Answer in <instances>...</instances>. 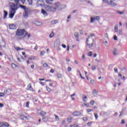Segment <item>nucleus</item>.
<instances>
[{
	"mask_svg": "<svg viewBox=\"0 0 127 127\" xmlns=\"http://www.w3.org/2000/svg\"><path fill=\"white\" fill-rule=\"evenodd\" d=\"M34 24H35V25L37 26H41V25H42V23L38 21H36L34 23Z\"/></svg>",
	"mask_w": 127,
	"mask_h": 127,
	"instance_id": "obj_13",
	"label": "nucleus"
},
{
	"mask_svg": "<svg viewBox=\"0 0 127 127\" xmlns=\"http://www.w3.org/2000/svg\"><path fill=\"white\" fill-rule=\"evenodd\" d=\"M86 3L90 4L91 5H93V3H92L90 1H86Z\"/></svg>",
	"mask_w": 127,
	"mask_h": 127,
	"instance_id": "obj_49",
	"label": "nucleus"
},
{
	"mask_svg": "<svg viewBox=\"0 0 127 127\" xmlns=\"http://www.w3.org/2000/svg\"><path fill=\"white\" fill-rule=\"evenodd\" d=\"M54 116L55 117L56 121H59V117L56 115H54Z\"/></svg>",
	"mask_w": 127,
	"mask_h": 127,
	"instance_id": "obj_33",
	"label": "nucleus"
},
{
	"mask_svg": "<svg viewBox=\"0 0 127 127\" xmlns=\"http://www.w3.org/2000/svg\"><path fill=\"white\" fill-rule=\"evenodd\" d=\"M87 113H90V112H93V110H92V109H88L87 110Z\"/></svg>",
	"mask_w": 127,
	"mask_h": 127,
	"instance_id": "obj_56",
	"label": "nucleus"
},
{
	"mask_svg": "<svg viewBox=\"0 0 127 127\" xmlns=\"http://www.w3.org/2000/svg\"><path fill=\"white\" fill-rule=\"evenodd\" d=\"M119 34L120 35H122L123 34V31L122 29L119 30Z\"/></svg>",
	"mask_w": 127,
	"mask_h": 127,
	"instance_id": "obj_48",
	"label": "nucleus"
},
{
	"mask_svg": "<svg viewBox=\"0 0 127 127\" xmlns=\"http://www.w3.org/2000/svg\"><path fill=\"white\" fill-rule=\"evenodd\" d=\"M43 67H45L46 68V67H48V64L46 63H44L43 64Z\"/></svg>",
	"mask_w": 127,
	"mask_h": 127,
	"instance_id": "obj_45",
	"label": "nucleus"
},
{
	"mask_svg": "<svg viewBox=\"0 0 127 127\" xmlns=\"http://www.w3.org/2000/svg\"><path fill=\"white\" fill-rule=\"evenodd\" d=\"M93 54V53L92 52H89V53H88V56L89 57H92V55Z\"/></svg>",
	"mask_w": 127,
	"mask_h": 127,
	"instance_id": "obj_42",
	"label": "nucleus"
},
{
	"mask_svg": "<svg viewBox=\"0 0 127 127\" xmlns=\"http://www.w3.org/2000/svg\"><path fill=\"white\" fill-rule=\"evenodd\" d=\"M30 14V11H29V10H25L23 14V15L24 17H27V16H28V15H29Z\"/></svg>",
	"mask_w": 127,
	"mask_h": 127,
	"instance_id": "obj_9",
	"label": "nucleus"
},
{
	"mask_svg": "<svg viewBox=\"0 0 127 127\" xmlns=\"http://www.w3.org/2000/svg\"><path fill=\"white\" fill-rule=\"evenodd\" d=\"M104 45H105V46H106L107 47L108 45V43L107 41H105L103 42Z\"/></svg>",
	"mask_w": 127,
	"mask_h": 127,
	"instance_id": "obj_43",
	"label": "nucleus"
},
{
	"mask_svg": "<svg viewBox=\"0 0 127 127\" xmlns=\"http://www.w3.org/2000/svg\"><path fill=\"white\" fill-rule=\"evenodd\" d=\"M2 44H0V50H1V48H2V47H5V42H4V41H2Z\"/></svg>",
	"mask_w": 127,
	"mask_h": 127,
	"instance_id": "obj_18",
	"label": "nucleus"
},
{
	"mask_svg": "<svg viewBox=\"0 0 127 127\" xmlns=\"http://www.w3.org/2000/svg\"><path fill=\"white\" fill-rule=\"evenodd\" d=\"M82 120H83V121H87L88 120V118L84 117V118H82Z\"/></svg>",
	"mask_w": 127,
	"mask_h": 127,
	"instance_id": "obj_61",
	"label": "nucleus"
},
{
	"mask_svg": "<svg viewBox=\"0 0 127 127\" xmlns=\"http://www.w3.org/2000/svg\"><path fill=\"white\" fill-rule=\"evenodd\" d=\"M15 49H16L17 51H19L20 50H23V49H20V48L17 47L15 48Z\"/></svg>",
	"mask_w": 127,
	"mask_h": 127,
	"instance_id": "obj_34",
	"label": "nucleus"
},
{
	"mask_svg": "<svg viewBox=\"0 0 127 127\" xmlns=\"http://www.w3.org/2000/svg\"><path fill=\"white\" fill-rule=\"evenodd\" d=\"M73 116H74V117H79L81 116V112L79 111H76L72 113Z\"/></svg>",
	"mask_w": 127,
	"mask_h": 127,
	"instance_id": "obj_8",
	"label": "nucleus"
},
{
	"mask_svg": "<svg viewBox=\"0 0 127 127\" xmlns=\"http://www.w3.org/2000/svg\"><path fill=\"white\" fill-rule=\"evenodd\" d=\"M75 93H74V94H72V95H71V100H72V101H74V100H75V98L74 97H74V96H75Z\"/></svg>",
	"mask_w": 127,
	"mask_h": 127,
	"instance_id": "obj_32",
	"label": "nucleus"
},
{
	"mask_svg": "<svg viewBox=\"0 0 127 127\" xmlns=\"http://www.w3.org/2000/svg\"><path fill=\"white\" fill-rule=\"evenodd\" d=\"M47 90L48 92H51V89H50V88L48 87V86H47Z\"/></svg>",
	"mask_w": 127,
	"mask_h": 127,
	"instance_id": "obj_50",
	"label": "nucleus"
},
{
	"mask_svg": "<svg viewBox=\"0 0 127 127\" xmlns=\"http://www.w3.org/2000/svg\"><path fill=\"white\" fill-rule=\"evenodd\" d=\"M90 83L92 84V85H94L95 84V80L93 79H92V78H90Z\"/></svg>",
	"mask_w": 127,
	"mask_h": 127,
	"instance_id": "obj_31",
	"label": "nucleus"
},
{
	"mask_svg": "<svg viewBox=\"0 0 127 127\" xmlns=\"http://www.w3.org/2000/svg\"><path fill=\"white\" fill-rule=\"evenodd\" d=\"M44 4V2L43 0H38L37 2L36 5L37 6H41V5H43Z\"/></svg>",
	"mask_w": 127,
	"mask_h": 127,
	"instance_id": "obj_7",
	"label": "nucleus"
},
{
	"mask_svg": "<svg viewBox=\"0 0 127 127\" xmlns=\"http://www.w3.org/2000/svg\"><path fill=\"white\" fill-rule=\"evenodd\" d=\"M4 14H3V19H6V17L7 16V15L8 14V13L7 11L4 10L3 11Z\"/></svg>",
	"mask_w": 127,
	"mask_h": 127,
	"instance_id": "obj_16",
	"label": "nucleus"
},
{
	"mask_svg": "<svg viewBox=\"0 0 127 127\" xmlns=\"http://www.w3.org/2000/svg\"><path fill=\"white\" fill-rule=\"evenodd\" d=\"M4 96V93L0 92V97H3Z\"/></svg>",
	"mask_w": 127,
	"mask_h": 127,
	"instance_id": "obj_46",
	"label": "nucleus"
},
{
	"mask_svg": "<svg viewBox=\"0 0 127 127\" xmlns=\"http://www.w3.org/2000/svg\"><path fill=\"white\" fill-rule=\"evenodd\" d=\"M54 36V32H52L49 35L50 38H52Z\"/></svg>",
	"mask_w": 127,
	"mask_h": 127,
	"instance_id": "obj_29",
	"label": "nucleus"
},
{
	"mask_svg": "<svg viewBox=\"0 0 127 127\" xmlns=\"http://www.w3.org/2000/svg\"><path fill=\"white\" fill-rule=\"evenodd\" d=\"M4 126V127H8V124L5 122H4V123H3L2 124V126Z\"/></svg>",
	"mask_w": 127,
	"mask_h": 127,
	"instance_id": "obj_41",
	"label": "nucleus"
},
{
	"mask_svg": "<svg viewBox=\"0 0 127 127\" xmlns=\"http://www.w3.org/2000/svg\"><path fill=\"white\" fill-rule=\"evenodd\" d=\"M92 94L93 96H97V94H98V90L94 89L93 91Z\"/></svg>",
	"mask_w": 127,
	"mask_h": 127,
	"instance_id": "obj_22",
	"label": "nucleus"
},
{
	"mask_svg": "<svg viewBox=\"0 0 127 127\" xmlns=\"http://www.w3.org/2000/svg\"><path fill=\"white\" fill-rule=\"evenodd\" d=\"M40 83L41 84V85L42 86H44V85H45L44 82H42L41 81L40 82Z\"/></svg>",
	"mask_w": 127,
	"mask_h": 127,
	"instance_id": "obj_60",
	"label": "nucleus"
},
{
	"mask_svg": "<svg viewBox=\"0 0 127 127\" xmlns=\"http://www.w3.org/2000/svg\"><path fill=\"white\" fill-rule=\"evenodd\" d=\"M57 77L58 78H62V74H61V73H58Z\"/></svg>",
	"mask_w": 127,
	"mask_h": 127,
	"instance_id": "obj_39",
	"label": "nucleus"
},
{
	"mask_svg": "<svg viewBox=\"0 0 127 127\" xmlns=\"http://www.w3.org/2000/svg\"><path fill=\"white\" fill-rule=\"evenodd\" d=\"M26 107L27 108H29V102H27L26 104Z\"/></svg>",
	"mask_w": 127,
	"mask_h": 127,
	"instance_id": "obj_52",
	"label": "nucleus"
},
{
	"mask_svg": "<svg viewBox=\"0 0 127 127\" xmlns=\"http://www.w3.org/2000/svg\"><path fill=\"white\" fill-rule=\"evenodd\" d=\"M74 36L76 39L77 41H79L78 38H79V33L78 32H75L74 34Z\"/></svg>",
	"mask_w": 127,
	"mask_h": 127,
	"instance_id": "obj_15",
	"label": "nucleus"
},
{
	"mask_svg": "<svg viewBox=\"0 0 127 127\" xmlns=\"http://www.w3.org/2000/svg\"><path fill=\"white\" fill-rule=\"evenodd\" d=\"M47 4H52L51 1H53V0H45Z\"/></svg>",
	"mask_w": 127,
	"mask_h": 127,
	"instance_id": "obj_21",
	"label": "nucleus"
},
{
	"mask_svg": "<svg viewBox=\"0 0 127 127\" xmlns=\"http://www.w3.org/2000/svg\"><path fill=\"white\" fill-rule=\"evenodd\" d=\"M96 20H97L99 21L100 20V16H96L94 17H91L90 18V23H93V22H95Z\"/></svg>",
	"mask_w": 127,
	"mask_h": 127,
	"instance_id": "obj_5",
	"label": "nucleus"
},
{
	"mask_svg": "<svg viewBox=\"0 0 127 127\" xmlns=\"http://www.w3.org/2000/svg\"><path fill=\"white\" fill-rule=\"evenodd\" d=\"M112 52H113V54L115 56H116V55H117V54H118V51H117V49H116V48H113Z\"/></svg>",
	"mask_w": 127,
	"mask_h": 127,
	"instance_id": "obj_17",
	"label": "nucleus"
},
{
	"mask_svg": "<svg viewBox=\"0 0 127 127\" xmlns=\"http://www.w3.org/2000/svg\"><path fill=\"white\" fill-rule=\"evenodd\" d=\"M27 1L29 4H32V0H27Z\"/></svg>",
	"mask_w": 127,
	"mask_h": 127,
	"instance_id": "obj_37",
	"label": "nucleus"
},
{
	"mask_svg": "<svg viewBox=\"0 0 127 127\" xmlns=\"http://www.w3.org/2000/svg\"><path fill=\"white\" fill-rule=\"evenodd\" d=\"M72 117H69L68 118H67V122H68V123H71V120H72Z\"/></svg>",
	"mask_w": 127,
	"mask_h": 127,
	"instance_id": "obj_27",
	"label": "nucleus"
},
{
	"mask_svg": "<svg viewBox=\"0 0 127 127\" xmlns=\"http://www.w3.org/2000/svg\"><path fill=\"white\" fill-rule=\"evenodd\" d=\"M82 99H83V101H84L85 103L87 102V96L83 94L82 95Z\"/></svg>",
	"mask_w": 127,
	"mask_h": 127,
	"instance_id": "obj_19",
	"label": "nucleus"
},
{
	"mask_svg": "<svg viewBox=\"0 0 127 127\" xmlns=\"http://www.w3.org/2000/svg\"><path fill=\"white\" fill-rule=\"evenodd\" d=\"M4 93L6 94V95H10V94H11V90L10 89L5 90Z\"/></svg>",
	"mask_w": 127,
	"mask_h": 127,
	"instance_id": "obj_12",
	"label": "nucleus"
},
{
	"mask_svg": "<svg viewBox=\"0 0 127 127\" xmlns=\"http://www.w3.org/2000/svg\"><path fill=\"white\" fill-rule=\"evenodd\" d=\"M50 72L51 73H54V70L53 69H51L50 70Z\"/></svg>",
	"mask_w": 127,
	"mask_h": 127,
	"instance_id": "obj_64",
	"label": "nucleus"
},
{
	"mask_svg": "<svg viewBox=\"0 0 127 127\" xmlns=\"http://www.w3.org/2000/svg\"><path fill=\"white\" fill-rule=\"evenodd\" d=\"M27 38H30V34H28V33H27V32L25 31V35H24V36H27Z\"/></svg>",
	"mask_w": 127,
	"mask_h": 127,
	"instance_id": "obj_23",
	"label": "nucleus"
},
{
	"mask_svg": "<svg viewBox=\"0 0 127 127\" xmlns=\"http://www.w3.org/2000/svg\"><path fill=\"white\" fill-rule=\"evenodd\" d=\"M21 0H9V5L10 6V11L9 13V17L10 18H13L14 16V14H15L16 12V10L18 9L19 6L18 3ZM15 2V3H13Z\"/></svg>",
	"mask_w": 127,
	"mask_h": 127,
	"instance_id": "obj_2",
	"label": "nucleus"
},
{
	"mask_svg": "<svg viewBox=\"0 0 127 127\" xmlns=\"http://www.w3.org/2000/svg\"><path fill=\"white\" fill-rule=\"evenodd\" d=\"M43 120L44 121V122H47V121H48V118H47V117H43Z\"/></svg>",
	"mask_w": 127,
	"mask_h": 127,
	"instance_id": "obj_30",
	"label": "nucleus"
},
{
	"mask_svg": "<svg viewBox=\"0 0 127 127\" xmlns=\"http://www.w3.org/2000/svg\"><path fill=\"white\" fill-rule=\"evenodd\" d=\"M114 40H118V37L117 36V35H115L114 36Z\"/></svg>",
	"mask_w": 127,
	"mask_h": 127,
	"instance_id": "obj_54",
	"label": "nucleus"
},
{
	"mask_svg": "<svg viewBox=\"0 0 127 127\" xmlns=\"http://www.w3.org/2000/svg\"><path fill=\"white\" fill-rule=\"evenodd\" d=\"M91 69L92 70V71H95V70L96 69V66L92 65Z\"/></svg>",
	"mask_w": 127,
	"mask_h": 127,
	"instance_id": "obj_40",
	"label": "nucleus"
},
{
	"mask_svg": "<svg viewBox=\"0 0 127 127\" xmlns=\"http://www.w3.org/2000/svg\"><path fill=\"white\" fill-rule=\"evenodd\" d=\"M25 34V29H18L16 32V36L17 38H19V39H23L25 36L23 35Z\"/></svg>",
	"mask_w": 127,
	"mask_h": 127,
	"instance_id": "obj_3",
	"label": "nucleus"
},
{
	"mask_svg": "<svg viewBox=\"0 0 127 127\" xmlns=\"http://www.w3.org/2000/svg\"><path fill=\"white\" fill-rule=\"evenodd\" d=\"M59 45H60V40H57L55 43V47H59Z\"/></svg>",
	"mask_w": 127,
	"mask_h": 127,
	"instance_id": "obj_11",
	"label": "nucleus"
},
{
	"mask_svg": "<svg viewBox=\"0 0 127 127\" xmlns=\"http://www.w3.org/2000/svg\"><path fill=\"white\" fill-rule=\"evenodd\" d=\"M125 120L123 119L121 122V124H125Z\"/></svg>",
	"mask_w": 127,
	"mask_h": 127,
	"instance_id": "obj_59",
	"label": "nucleus"
},
{
	"mask_svg": "<svg viewBox=\"0 0 127 127\" xmlns=\"http://www.w3.org/2000/svg\"><path fill=\"white\" fill-rule=\"evenodd\" d=\"M29 60H34L35 59V57L33 56V57H30L28 58Z\"/></svg>",
	"mask_w": 127,
	"mask_h": 127,
	"instance_id": "obj_36",
	"label": "nucleus"
},
{
	"mask_svg": "<svg viewBox=\"0 0 127 127\" xmlns=\"http://www.w3.org/2000/svg\"><path fill=\"white\" fill-rule=\"evenodd\" d=\"M117 13H118L119 14H124V13H125V11H117Z\"/></svg>",
	"mask_w": 127,
	"mask_h": 127,
	"instance_id": "obj_35",
	"label": "nucleus"
},
{
	"mask_svg": "<svg viewBox=\"0 0 127 127\" xmlns=\"http://www.w3.org/2000/svg\"><path fill=\"white\" fill-rule=\"evenodd\" d=\"M62 47H63V48H66V45H65L64 44H62Z\"/></svg>",
	"mask_w": 127,
	"mask_h": 127,
	"instance_id": "obj_63",
	"label": "nucleus"
},
{
	"mask_svg": "<svg viewBox=\"0 0 127 127\" xmlns=\"http://www.w3.org/2000/svg\"><path fill=\"white\" fill-rule=\"evenodd\" d=\"M119 26L118 25H116L115 26V29H118Z\"/></svg>",
	"mask_w": 127,
	"mask_h": 127,
	"instance_id": "obj_62",
	"label": "nucleus"
},
{
	"mask_svg": "<svg viewBox=\"0 0 127 127\" xmlns=\"http://www.w3.org/2000/svg\"><path fill=\"white\" fill-rule=\"evenodd\" d=\"M86 58V56L85 55L83 54L82 56V59H85Z\"/></svg>",
	"mask_w": 127,
	"mask_h": 127,
	"instance_id": "obj_57",
	"label": "nucleus"
},
{
	"mask_svg": "<svg viewBox=\"0 0 127 127\" xmlns=\"http://www.w3.org/2000/svg\"><path fill=\"white\" fill-rule=\"evenodd\" d=\"M90 104H91L92 105H94V104H95V101L92 100V101L90 102Z\"/></svg>",
	"mask_w": 127,
	"mask_h": 127,
	"instance_id": "obj_53",
	"label": "nucleus"
},
{
	"mask_svg": "<svg viewBox=\"0 0 127 127\" xmlns=\"http://www.w3.org/2000/svg\"><path fill=\"white\" fill-rule=\"evenodd\" d=\"M20 119L21 120H24V119H27V117H25L23 115H21L20 116Z\"/></svg>",
	"mask_w": 127,
	"mask_h": 127,
	"instance_id": "obj_24",
	"label": "nucleus"
},
{
	"mask_svg": "<svg viewBox=\"0 0 127 127\" xmlns=\"http://www.w3.org/2000/svg\"><path fill=\"white\" fill-rule=\"evenodd\" d=\"M11 67L12 68H16L17 66L14 64H11Z\"/></svg>",
	"mask_w": 127,
	"mask_h": 127,
	"instance_id": "obj_38",
	"label": "nucleus"
},
{
	"mask_svg": "<svg viewBox=\"0 0 127 127\" xmlns=\"http://www.w3.org/2000/svg\"><path fill=\"white\" fill-rule=\"evenodd\" d=\"M52 24H56V23H58V20H53L51 21Z\"/></svg>",
	"mask_w": 127,
	"mask_h": 127,
	"instance_id": "obj_26",
	"label": "nucleus"
},
{
	"mask_svg": "<svg viewBox=\"0 0 127 127\" xmlns=\"http://www.w3.org/2000/svg\"><path fill=\"white\" fill-rule=\"evenodd\" d=\"M94 116H95V118L96 119V120H97L98 118V116L97 114H94Z\"/></svg>",
	"mask_w": 127,
	"mask_h": 127,
	"instance_id": "obj_55",
	"label": "nucleus"
},
{
	"mask_svg": "<svg viewBox=\"0 0 127 127\" xmlns=\"http://www.w3.org/2000/svg\"><path fill=\"white\" fill-rule=\"evenodd\" d=\"M106 3H107L108 4H111V5H113L114 6L118 5L117 3L114 2V1L112 0H107Z\"/></svg>",
	"mask_w": 127,
	"mask_h": 127,
	"instance_id": "obj_6",
	"label": "nucleus"
},
{
	"mask_svg": "<svg viewBox=\"0 0 127 127\" xmlns=\"http://www.w3.org/2000/svg\"><path fill=\"white\" fill-rule=\"evenodd\" d=\"M17 60L19 61V62H23V61H24V58L21 57V58H18Z\"/></svg>",
	"mask_w": 127,
	"mask_h": 127,
	"instance_id": "obj_20",
	"label": "nucleus"
},
{
	"mask_svg": "<svg viewBox=\"0 0 127 127\" xmlns=\"http://www.w3.org/2000/svg\"><path fill=\"white\" fill-rule=\"evenodd\" d=\"M44 54H45V51H42V52L40 53V55H41V56H43V55H44Z\"/></svg>",
	"mask_w": 127,
	"mask_h": 127,
	"instance_id": "obj_51",
	"label": "nucleus"
},
{
	"mask_svg": "<svg viewBox=\"0 0 127 127\" xmlns=\"http://www.w3.org/2000/svg\"><path fill=\"white\" fill-rule=\"evenodd\" d=\"M40 115H41V116H42L43 117V116H44L45 115H46V112H45L44 111H41L40 113Z\"/></svg>",
	"mask_w": 127,
	"mask_h": 127,
	"instance_id": "obj_28",
	"label": "nucleus"
},
{
	"mask_svg": "<svg viewBox=\"0 0 127 127\" xmlns=\"http://www.w3.org/2000/svg\"><path fill=\"white\" fill-rule=\"evenodd\" d=\"M114 71L115 73H118V69L116 67L114 68Z\"/></svg>",
	"mask_w": 127,
	"mask_h": 127,
	"instance_id": "obj_58",
	"label": "nucleus"
},
{
	"mask_svg": "<svg viewBox=\"0 0 127 127\" xmlns=\"http://www.w3.org/2000/svg\"><path fill=\"white\" fill-rule=\"evenodd\" d=\"M44 8L45 9H41V13H42L44 16H47V15H48V12H55L57 9L60 10V9L64 8V5L60 4L59 2H57L55 4V6L49 5H45L44 6Z\"/></svg>",
	"mask_w": 127,
	"mask_h": 127,
	"instance_id": "obj_1",
	"label": "nucleus"
},
{
	"mask_svg": "<svg viewBox=\"0 0 127 127\" xmlns=\"http://www.w3.org/2000/svg\"><path fill=\"white\" fill-rule=\"evenodd\" d=\"M27 90H29V91H33V88H32V86H31V84L29 83L27 85Z\"/></svg>",
	"mask_w": 127,
	"mask_h": 127,
	"instance_id": "obj_14",
	"label": "nucleus"
},
{
	"mask_svg": "<svg viewBox=\"0 0 127 127\" xmlns=\"http://www.w3.org/2000/svg\"><path fill=\"white\" fill-rule=\"evenodd\" d=\"M94 36H95V34H90L89 36H88V37L86 40L87 45L89 48H91V47H93V43H92L91 44H90L89 43V39H90V38H92V37Z\"/></svg>",
	"mask_w": 127,
	"mask_h": 127,
	"instance_id": "obj_4",
	"label": "nucleus"
},
{
	"mask_svg": "<svg viewBox=\"0 0 127 127\" xmlns=\"http://www.w3.org/2000/svg\"><path fill=\"white\" fill-rule=\"evenodd\" d=\"M67 70H68L69 72H71V71H72V68H71V67H67Z\"/></svg>",
	"mask_w": 127,
	"mask_h": 127,
	"instance_id": "obj_47",
	"label": "nucleus"
},
{
	"mask_svg": "<svg viewBox=\"0 0 127 127\" xmlns=\"http://www.w3.org/2000/svg\"><path fill=\"white\" fill-rule=\"evenodd\" d=\"M9 28L10 29H16V25L13 24L9 25Z\"/></svg>",
	"mask_w": 127,
	"mask_h": 127,
	"instance_id": "obj_10",
	"label": "nucleus"
},
{
	"mask_svg": "<svg viewBox=\"0 0 127 127\" xmlns=\"http://www.w3.org/2000/svg\"><path fill=\"white\" fill-rule=\"evenodd\" d=\"M78 72H79V73L80 74V77L81 78V79H85V78H84V77H83L82 76V74H81V72H80V71H78Z\"/></svg>",
	"mask_w": 127,
	"mask_h": 127,
	"instance_id": "obj_44",
	"label": "nucleus"
},
{
	"mask_svg": "<svg viewBox=\"0 0 127 127\" xmlns=\"http://www.w3.org/2000/svg\"><path fill=\"white\" fill-rule=\"evenodd\" d=\"M19 7H20L21 8H22V9H24V10H26V7H25V6L20 4L19 5Z\"/></svg>",
	"mask_w": 127,
	"mask_h": 127,
	"instance_id": "obj_25",
	"label": "nucleus"
}]
</instances>
